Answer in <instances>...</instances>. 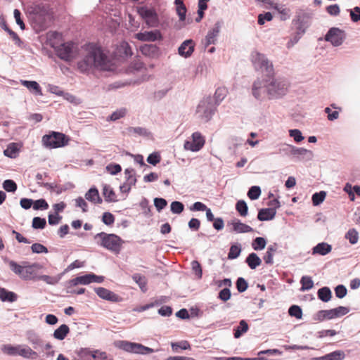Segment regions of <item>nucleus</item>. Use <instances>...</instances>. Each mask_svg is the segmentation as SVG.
<instances>
[{
    "mask_svg": "<svg viewBox=\"0 0 360 360\" xmlns=\"http://www.w3.org/2000/svg\"><path fill=\"white\" fill-rule=\"evenodd\" d=\"M300 283L302 285L301 290L305 291L311 289L314 286V282L310 276H304L301 278Z\"/></svg>",
    "mask_w": 360,
    "mask_h": 360,
    "instance_id": "09e8293b",
    "label": "nucleus"
},
{
    "mask_svg": "<svg viewBox=\"0 0 360 360\" xmlns=\"http://www.w3.org/2000/svg\"><path fill=\"white\" fill-rule=\"evenodd\" d=\"M171 348L174 352L181 350L191 349V344L188 340H180L171 342Z\"/></svg>",
    "mask_w": 360,
    "mask_h": 360,
    "instance_id": "4c0bfd02",
    "label": "nucleus"
},
{
    "mask_svg": "<svg viewBox=\"0 0 360 360\" xmlns=\"http://www.w3.org/2000/svg\"><path fill=\"white\" fill-rule=\"evenodd\" d=\"M236 210L241 217H245L248 213V205L243 200H240L236 202Z\"/></svg>",
    "mask_w": 360,
    "mask_h": 360,
    "instance_id": "de8ad7c7",
    "label": "nucleus"
},
{
    "mask_svg": "<svg viewBox=\"0 0 360 360\" xmlns=\"http://www.w3.org/2000/svg\"><path fill=\"white\" fill-rule=\"evenodd\" d=\"M136 38L142 41H155L162 38L159 30L146 31L139 32L136 34Z\"/></svg>",
    "mask_w": 360,
    "mask_h": 360,
    "instance_id": "6ab92c4d",
    "label": "nucleus"
},
{
    "mask_svg": "<svg viewBox=\"0 0 360 360\" xmlns=\"http://www.w3.org/2000/svg\"><path fill=\"white\" fill-rule=\"evenodd\" d=\"M127 112V110L125 108L117 109L110 115L109 120L111 121H116L124 117L126 115Z\"/></svg>",
    "mask_w": 360,
    "mask_h": 360,
    "instance_id": "0e129e2a",
    "label": "nucleus"
},
{
    "mask_svg": "<svg viewBox=\"0 0 360 360\" xmlns=\"http://www.w3.org/2000/svg\"><path fill=\"white\" fill-rule=\"evenodd\" d=\"M3 188L11 193H14L18 188L17 184L12 179H6L2 184Z\"/></svg>",
    "mask_w": 360,
    "mask_h": 360,
    "instance_id": "5fc2aeb1",
    "label": "nucleus"
},
{
    "mask_svg": "<svg viewBox=\"0 0 360 360\" xmlns=\"http://www.w3.org/2000/svg\"><path fill=\"white\" fill-rule=\"evenodd\" d=\"M132 278L139 285L142 291L145 292L146 290L145 277L139 274H135L133 275Z\"/></svg>",
    "mask_w": 360,
    "mask_h": 360,
    "instance_id": "338daca9",
    "label": "nucleus"
},
{
    "mask_svg": "<svg viewBox=\"0 0 360 360\" xmlns=\"http://www.w3.org/2000/svg\"><path fill=\"white\" fill-rule=\"evenodd\" d=\"M266 243L265 238L257 237L253 240L252 247L256 251L262 250L265 248Z\"/></svg>",
    "mask_w": 360,
    "mask_h": 360,
    "instance_id": "c03bdc74",
    "label": "nucleus"
},
{
    "mask_svg": "<svg viewBox=\"0 0 360 360\" xmlns=\"http://www.w3.org/2000/svg\"><path fill=\"white\" fill-rule=\"evenodd\" d=\"M261 188L258 186H251L248 191V196L252 200L258 199L261 195Z\"/></svg>",
    "mask_w": 360,
    "mask_h": 360,
    "instance_id": "3c124183",
    "label": "nucleus"
},
{
    "mask_svg": "<svg viewBox=\"0 0 360 360\" xmlns=\"http://www.w3.org/2000/svg\"><path fill=\"white\" fill-rule=\"evenodd\" d=\"M170 210L173 214H179L184 210V205L180 201H173L170 205Z\"/></svg>",
    "mask_w": 360,
    "mask_h": 360,
    "instance_id": "052dcab7",
    "label": "nucleus"
},
{
    "mask_svg": "<svg viewBox=\"0 0 360 360\" xmlns=\"http://www.w3.org/2000/svg\"><path fill=\"white\" fill-rule=\"evenodd\" d=\"M226 91L224 88H218L215 93L214 97V103L216 104L217 106H218L220 103L224 99L226 96Z\"/></svg>",
    "mask_w": 360,
    "mask_h": 360,
    "instance_id": "8fccbe9b",
    "label": "nucleus"
},
{
    "mask_svg": "<svg viewBox=\"0 0 360 360\" xmlns=\"http://www.w3.org/2000/svg\"><path fill=\"white\" fill-rule=\"evenodd\" d=\"M228 225L232 226L231 231L236 233H245L253 231V229L251 226L241 222L240 220L238 219L232 220Z\"/></svg>",
    "mask_w": 360,
    "mask_h": 360,
    "instance_id": "aec40b11",
    "label": "nucleus"
},
{
    "mask_svg": "<svg viewBox=\"0 0 360 360\" xmlns=\"http://www.w3.org/2000/svg\"><path fill=\"white\" fill-rule=\"evenodd\" d=\"M205 142V139L202 134L195 131L192 134V141H186L184 147L187 150L197 152L203 147Z\"/></svg>",
    "mask_w": 360,
    "mask_h": 360,
    "instance_id": "f8f14e48",
    "label": "nucleus"
},
{
    "mask_svg": "<svg viewBox=\"0 0 360 360\" xmlns=\"http://www.w3.org/2000/svg\"><path fill=\"white\" fill-rule=\"evenodd\" d=\"M19 345L4 344L1 346V352L10 356H18Z\"/></svg>",
    "mask_w": 360,
    "mask_h": 360,
    "instance_id": "473e14b6",
    "label": "nucleus"
},
{
    "mask_svg": "<svg viewBox=\"0 0 360 360\" xmlns=\"http://www.w3.org/2000/svg\"><path fill=\"white\" fill-rule=\"evenodd\" d=\"M326 197V192L321 191L314 193L311 196L312 203L314 206H318L321 204Z\"/></svg>",
    "mask_w": 360,
    "mask_h": 360,
    "instance_id": "49530a36",
    "label": "nucleus"
},
{
    "mask_svg": "<svg viewBox=\"0 0 360 360\" xmlns=\"http://www.w3.org/2000/svg\"><path fill=\"white\" fill-rule=\"evenodd\" d=\"M0 300L3 302H13L17 300V295L4 288H0Z\"/></svg>",
    "mask_w": 360,
    "mask_h": 360,
    "instance_id": "ea45409f",
    "label": "nucleus"
},
{
    "mask_svg": "<svg viewBox=\"0 0 360 360\" xmlns=\"http://www.w3.org/2000/svg\"><path fill=\"white\" fill-rule=\"evenodd\" d=\"M141 52L148 57L154 58L158 55L159 48L155 44H144L140 47Z\"/></svg>",
    "mask_w": 360,
    "mask_h": 360,
    "instance_id": "c756f323",
    "label": "nucleus"
},
{
    "mask_svg": "<svg viewBox=\"0 0 360 360\" xmlns=\"http://www.w3.org/2000/svg\"><path fill=\"white\" fill-rule=\"evenodd\" d=\"M139 205L143 210V214L145 217H150L152 216L151 206L148 205V200L146 198H143L140 202Z\"/></svg>",
    "mask_w": 360,
    "mask_h": 360,
    "instance_id": "13d9d810",
    "label": "nucleus"
},
{
    "mask_svg": "<svg viewBox=\"0 0 360 360\" xmlns=\"http://www.w3.org/2000/svg\"><path fill=\"white\" fill-rule=\"evenodd\" d=\"M124 182L120 185V190L123 193H129L132 186L137 182L136 172L131 167L124 169Z\"/></svg>",
    "mask_w": 360,
    "mask_h": 360,
    "instance_id": "9b49d317",
    "label": "nucleus"
},
{
    "mask_svg": "<svg viewBox=\"0 0 360 360\" xmlns=\"http://www.w3.org/2000/svg\"><path fill=\"white\" fill-rule=\"evenodd\" d=\"M70 332V328L67 324L63 323L55 329L53 337L58 340H63Z\"/></svg>",
    "mask_w": 360,
    "mask_h": 360,
    "instance_id": "2f4dec72",
    "label": "nucleus"
},
{
    "mask_svg": "<svg viewBox=\"0 0 360 360\" xmlns=\"http://www.w3.org/2000/svg\"><path fill=\"white\" fill-rule=\"evenodd\" d=\"M251 60L256 70H261L269 77L274 75L273 64L264 54L253 51L251 53Z\"/></svg>",
    "mask_w": 360,
    "mask_h": 360,
    "instance_id": "423d86ee",
    "label": "nucleus"
},
{
    "mask_svg": "<svg viewBox=\"0 0 360 360\" xmlns=\"http://www.w3.org/2000/svg\"><path fill=\"white\" fill-rule=\"evenodd\" d=\"M91 273L77 276L69 281L70 286H76L79 284L88 285L91 283Z\"/></svg>",
    "mask_w": 360,
    "mask_h": 360,
    "instance_id": "e433bc0d",
    "label": "nucleus"
},
{
    "mask_svg": "<svg viewBox=\"0 0 360 360\" xmlns=\"http://www.w3.org/2000/svg\"><path fill=\"white\" fill-rule=\"evenodd\" d=\"M245 262L251 269H255L262 264V259L255 252H251L245 259Z\"/></svg>",
    "mask_w": 360,
    "mask_h": 360,
    "instance_id": "f704fd0d",
    "label": "nucleus"
},
{
    "mask_svg": "<svg viewBox=\"0 0 360 360\" xmlns=\"http://www.w3.org/2000/svg\"><path fill=\"white\" fill-rule=\"evenodd\" d=\"M295 23L297 25V32L296 33H300V34L302 35L305 33L307 28L308 27V25L307 22L304 21V19H301L299 18L296 21Z\"/></svg>",
    "mask_w": 360,
    "mask_h": 360,
    "instance_id": "774afa93",
    "label": "nucleus"
},
{
    "mask_svg": "<svg viewBox=\"0 0 360 360\" xmlns=\"http://www.w3.org/2000/svg\"><path fill=\"white\" fill-rule=\"evenodd\" d=\"M252 95L255 99L259 101H264L269 98V80L261 79L259 78L254 81L252 89Z\"/></svg>",
    "mask_w": 360,
    "mask_h": 360,
    "instance_id": "1a4fd4ad",
    "label": "nucleus"
},
{
    "mask_svg": "<svg viewBox=\"0 0 360 360\" xmlns=\"http://www.w3.org/2000/svg\"><path fill=\"white\" fill-rule=\"evenodd\" d=\"M276 214V211L274 209L262 208L258 212L257 219L261 221H269L275 217Z\"/></svg>",
    "mask_w": 360,
    "mask_h": 360,
    "instance_id": "bb28decb",
    "label": "nucleus"
},
{
    "mask_svg": "<svg viewBox=\"0 0 360 360\" xmlns=\"http://www.w3.org/2000/svg\"><path fill=\"white\" fill-rule=\"evenodd\" d=\"M94 290L97 295L103 300H105L113 302H119L120 300V297L117 295L105 288H95Z\"/></svg>",
    "mask_w": 360,
    "mask_h": 360,
    "instance_id": "dca6fc26",
    "label": "nucleus"
},
{
    "mask_svg": "<svg viewBox=\"0 0 360 360\" xmlns=\"http://www.w3.org/2000/svg\"><path fill=\"white\" fill-rule=\"evenodd\" d=\"M295 146L290 144H282L278 149V153L287 156H292Z\"/></svg>",
    "mask_w": 360,
    "mask_h": 360,
    "instance_id": "e2e57ef3",
    "label": "nucleus"
},
{
    "mask_svg": "<svg viewBox=\"0 0 360 360\" xmlns=\"http://www.w3.org/2000/svg\"><path fill=\"white\" fill-rule=\"evenodd\" d=\"M345 358V352L341 349H336L321 356L311 357L309 360H343Z\"/></svg>",
    "mask_w": 360,
    "mask_h": 360,
    "instance_id": "412c9836",
    "label": "nucleus"
},
{
    "mask_svg": "<svg viewBox=\"0 0 360 360\" xmlns=\"http://www.w3.org/2000/svg\"><path fill=\"white\" fill-rule=\"evenodd\" d=\"M94 240L98 245L112 252H119L123 240L114 233L101 232L94 236Z\"/></svg>",
    "mask_w": 360,
    "mask_h": 360,
    "instance_id": "f03ea898",
    "label": "nucleus"
},
{
    "mask_svg": "<svg viewBox=\"0 0 360 360\" xmlns=\"http://www.w3.org/2000/svg\"><path fill=\"white\" fill-rule=\"evenodd\" d=\"M283 351L278 348L266 349L260 350L257 352L258 356L268 355V356H281Z\"/></svg>",
    "mask_w": 360,
    "mask_h": 360,
    "instance_id": "6e6d98bb",
    "label": "nucleus"
},
{
    "mask_svg": "<svg viewBox=\"0 0 360 360\" xmlns=\"http://www.w3.org/2000/svg\"><path fill=\"white\" fill-rule=\"evenodd\" d=\"M85 198L94 204H101L103 202L102 198L99 195L98 190L95 186L91 187L86 193Z\"/></svg>",
    "mask_w": 360,
    "mask_h": 360,
    "instance_id": "7c9ffc66",
    "label": "nucleus"
},
{
    "mask_svg": "<svg viewBox=\"0 0 360 360\" xmlns=\"http://www.w3.org/2000/svg\"><path fill=\"white\" fill-rule=\"evenodd\" d=\"M332 250V246L327 243L321 242L312 248V255H326Z\"/></svg>",
    "mask_w": 360,
    "mask_h": 360,
    "instance_id": "cd10ccee",
    "label": "nucleus"
},
{
    "mask_svg": "<svg viewBox=\"0 0 360 360\" xmlns=\"http://www.w3.org/2000/svg\"><path fill=\"white\" fill-rule=\"evenodd\" d=\"M20 152V147L17 143H11L4 150V155L11 159L17 158Z\"/></svg>",
    "mask_w": 360,
    "mask_h": 360,
    "instance_id": "72a5a7b5",
    "label": "nucleus"
},
{
    "mask_svg": "<svg viewBox=\"0 0 360 360\" xmlns=\"http://www.w3.org/2000/svg\"><path fill=\"white\" fill-rule=\"evenodd\" d=\"M241 250L242 248L240 244L232 245L228 253V259H235L238 258L240 255Z\"/></svg>",
    "mask_w": 360,
    "mask_h": 360,
    "instance_id": "a18cd8bd",
    "label": "nucleus"
},
{
    "mask_svg": "<svg viewBox=\"0 0 360 360\" xmlns=\"http://www.w3.org/2000/svg\"><path fill=\"white\" fill-rule=\"evenodd\" d=\"M86 50V53L84 58L77 63L80 72H87L92 68L106 71L111 70V62L100 46L94 44H89Z\"/></svg>",
    "mask_w": 360,
    "mask_h": 360,
    "instance_id": "f257e3e1",
    "label": "nucleus"
},
{
    "mask_svg": "<svg viewBox=\"0 0 360 360\" xmlns=\"http://www.w3.org/2000/svg\"><path fill=\"white\" fill-rule=\"evenodd\" d=\"M288 86V83L285 79L277 78L269 80V99H277L285 95Z\"/></svg>",
    "mask_w": 360,
    "mask_h": 360,
    "instance_id": "0eeeda50",
    "label": "nucleus"
},
{
    "mask_svg": "<svg viewBox=\"0 0 360 360\" xmlns=\"http://www.w3.org/2000/svg\"><path fill=\"white\" fill-rule=\"evenodd\" d=\"M345 38L346 34L344 30L338 27H331L325 35L324 39L330 42L334 46H339L342 44Z\"/></svg>",
    "mask_w": 360,
    "mask_h": 360,
    "instance_id": "9d476101",
    "label": "nucleus"
},
{
    "mask_svg": "<svg viewBox=\"0 0 360 360\" xmlns=\"http://www.w3.org/2000/svg\"><path fill=\"white\" fill-rule=\"evenodd\" d=\"M314 157L313 152L304 148H299L295 146L292 158L294 161H309L311 160Z\"/></svg>",
    "mask_w": 360,
    "mask_h": 360,
    "instance_id": "2eb2a0df",
    "label": "nucleus"
},
{
    "mask_svg": "<svg viewBox=\"0 0 360 360\" xmlns=\"http://www.w3.org/2000/svg\"><path fill=\"white\" fill-rule=\"evenodd\" d=\"M195 50V44L192 39H186L181 43L178 49V53L185 58L190 57Z\"/></svg>",
    "mask_w": 360,
    "mask_h": 360,
    "instance_id": "f3484780",
    "label": "nucleus"
},
{
    "mask_svg": "<svg viewBox=\"0 0 360 360\" xmlns=\"http://www.w3.org/2000/svg\"><path fill=\"white\" fill-rule=\"evenodd\" d=\"M18 353V356L26 359L34 360L38 357L37 352L27 345H19Z\"/></svg>",
    "mask_w": 360,
    "mask_h": 360,
    "instance_id": "393cba45",
    "label": "nucleus"
},
{
    "mask_svg": "<svg viewBox=\"0 0 360 360\" xmlns=\"http://www.w3.org/2000/svg\"><path fill=\"white\" fill-rule=\"evenodd\" d=\"M8 263L11 271L24 280L31 279L36 274V270L41 268V266L37 263L28 266H21L13 260H8Z\"/></svg>",
    "mask_w": 360,
    "mask_h": 360,
    "instance_id": "20e7f679",
    "label": "nucleus"
},
{
    "mask_svg": "<svg viewBox=\"0 0 360 360\" xmlns=\"http://www.w3.org/2000/svg\"><path fill=\"white\" fill-rule=\"evenodd\" d=\"M49 25L47 15L36 13L33 18V27L37 32H40L46 29Z\"/></svg>",
    "mask_w": 360,
    "mask_h": 360,
    "instance_id": "4be33fe9",
    "label": "nucleus"
},
{
    "mask_svg": "<svg viewBox=\"0 0 360 360\" xmlns=\"http://www.w3.org/2000/svg\"><path fill=\"white\" fill-rule=\"evenodd\" d=\"M72 48V42L63 43L56 49L57 56L65 61H70L73 58Z\"/></svg>",
    "mask_w": 360,
    "mask_h": 360,
    "instance_id": "4468645a",
    "label": "nucleus"
},
{
    "mask_svg": "<svg viewBox=\"0 0 360 360\" xmlns=\"http://www.w3.org/2000/svg\"><path fill=\"white\" fill-rule=\"evenodd\" d=\"M135 344V342H131L125 340H118L113 342V345L116 348L131 354L134 353Z\"/></svg>",
    "mask_w": 360,
    "mask_h": 360,
    "instance_id": "b1692460",
    "label": "nucleus"
},
{
    "mask_svg": "<svg viewBox=\"0 0 360 360\" xmlns=\"http://www.w3.org/2000/svg\"><path fill=\"white\" fill-rule=\"evenodd\" d=\"M345 238L351 244L354 245L358 242L359 233L354 229H351L345 234Z\"/></svg>",
    "mask_w": 360,
    "mask_h": 360,
    "instance_id": "680f3d73",
    "label": "nucleus"
},
{
    "mask_svg": "<svg viewBox=\"0 0 360 360\" xmlns=\"http://www.w3.org/2000/svg\"><path fill=\"white\" fill-rule=\"evenodd\" d=\"M217 106L214 103V98L207 96L202 99L196 108V113L204 122L210 121L217 110Z\"/></svg>",
    "mask_w": 360,
    "mask_h": 360,
    "instance_id": "7ed1b4c3",
    "label": "nucleus"
},
{
    "mask_svg": "<svg viewBox=\"0 0 360 360\" xmlns=\"http://www.w3.org/2000/svg\"><path fill=\"white\" fill-rule=\"evenodd\" d=\"M32 207L33 209L35 210H45L49 208V204L47 203L46 200L41 198L34 200V204Z\"/></svg>",
    "mask_w": 360,
    "mask_h": 360,
    "instance_id": "69168bd1",
    "label": "nucleus"
},
{
    "mask_svg": "<svg viewBox=\"0 0 360 360\" xmlns=\"http://www.w3.org/2000/svg\"><path fill=\"white\" fill-rule=\"evenodd\" d=\"M75 352L82 360H113L107 352L98 349L81 347Z\"/></svg>",
    "mask_w": 360,
    "mask_h": 360,
    "instance_id": "39448f33",
    "label": "nucleus"
},
{
    "mask_svg": "<svg viewBox=\"0 0 360 360\" xmlns=\"http://www.w3.org/2000/svg\"><path fill=\"white\" fill-rule=\"evenodd\" d=\"M350 311L349 307L340 306L330 310H321L317 315H346Z\"/></svg>",
    "mask_w": 360,
    "mask_h": 360,
    "instance_id": "c85d7f7f",
    "label": "nucleus"
},
{
    "mask_svg": "<svg viewBox=\"0 0 360 360\" xmlns=\"http://www.w3.org/2000/svg\"><path fill=\"white\" fill-rule=\"evenodd\" d=\"M127 131L130 134H138V135L142 136H148L149 134V132L148 131V130L146 128L141 127H130L127 128Z\"/></svg>",
    "mask_w": 360,
    "mask_h": 360,
    "instance_id": "bf43d9fd",
    "label": "nucleus"
},
{
    "mask_svg": "<svg viewBox=\"0 0 360 360\" xmlns=\"http://www.w3.org/2000/svg\"><path fill=\"white\" fill-rule=\"evenodd\" d=\"M161 304H162V301L156 300V301L149 303V304H144V305H142L140 307H136L134 308L133 311L134 312L141 313L150 308H153L154 307H159Z\"/></svg>",
    "mask_w": 360,
    "mask_h": 360,
    "instance_id": "4d7b16f0",
    "label": "nucleus"
},
{
    "mask_svg": "<svg viewBox=\"0 0 360 360\" xmlns=\"http://www.w3.org/2000/svg\"><path fill=\"white\" fill-rule=\"evenodd\" d=\"M155 352V349L145 346L142 345L141 343L136 342L135 344V349H134V353L137 354H142V355H148L152 353Z\"/></svg>",
    "mask_w": 360,
    "mask_h": 360,
    "instance_id": "37998d69",
    "label": "nucleus"
},
{
    "mask_svg": "<svg viewBox=\"0 0 360 360\" xmlns=\"http://www.w3.org/2000/svg\"><path fill=\"white\" fill-rule=\"evenodd\" d=\"M69 139L60 132L52 131L49 134H46L42 137L43 144L49 148H57L66 146Z\"/></svg>",
    "mask_w": 360,
    "mask_h": 360,
    "instance_id": "6e6552de",
    "label": "nucleus"
},
{
    "mask_svg": "<svg viewBox=\"0 0 360 360\" xmlns=\"http://www.w3.org/2000/svg\"><path fill=\"white\" fill-rule=\"evenodd\" d=\"M21 84L27 88L30 91L34 92L37 95L41 96L42 91L39 84L35 81L21 80Z\"/></svg>",
    "mask_w": 360,
    "mask_h": 360,
    "instance_id": "c9c22d12",
    "label": "nucleus"
},
{
    "mask_svg": "<svg viewBox=\"0 0 360 360\" xmlns=\"http://www.w3.org/2000/svg\"><path fill=\"white\" fill-rule=\"evenodd\" d=\"M103 195H104L105 200L108 202H116L117 196L113 189L108 184L103 185Z\"/></svg>",
    "mask_w": 360,
    "mask_h": 360,
    "instance_id": "58836bf2",
    "label": "nucleus"
},
{
    "mask_svg": "<svg viewBox=\"0 0 360 360\" xmlns=\"http://www.w3.org/2000/svg\"><path fill=\"white\" fill-rule=\"evenodd\" d=\"M219 33V25L218 23H216L214 27L208 31L205 39V46H208L210 44H215L217 41V37Z\"/></svg>",
    "mask_w": 360,
    "mask_h": 360,
    "instance_id": "a878e982",
    "label": "nucleus"
},
{
    "mask_svg": "<svg viewBox=\"0 0 360 360\" xmlns=\"http://www.w3.org/2000/svg\"><path fill=\"white\" fill-rule=\"evenodd\" d=\"M318 298L323 302H328L332 297V292L328 287H323L318 290Z\"/></svg>",
    "mask_w": 360,
    "mask_h": 360,
    "instance_id": "a19ab883",
    "label": "nucleus"
},
{
    "mask_svg": "<svg viewBox=\"0 0 360 360\" xmlns=\"http://www.w3.org/2000/svg\"><path fill=\"white\" fill-rule=\"evenodd\" d=\"M46 226V220L45 218L34 217L32 219V227L34 229H43Z\"/></svg>",
    "mask_w": 360,
    "mask_h": 360,
    "instance_id": "603ef678",
    "label": "nucleus"
},
{
    "mask_svg": "<svg viewBox=\"0 0 360 360\" xmlns=\"http://www.w3.org/2000/svg\"><path fill=\"white\" fill-rule=\"evenodd\" d=\"M1 27L11 36L16 44L20 46L22 44L21 39L15 32L8 27L6 22L2 23Z\"/></svg>",
    "mask_w": 360,
    "mask_h": 360,
    "instance_id": "864d4df0",
    "label": "nucleus"
},
{
    "mask_svg": "<svg viewBox=\"0 0 360 360\" xmlns=\"http://www.w3.org/2000/svg\"><path fill=\"white\" fill-rule=\"evenodd\" d=\"M249 328L250 326L248 321L245 319H241L238 324L233 328V338L236 339L241 338L248 331Z\"/></svg>",
    "mask_w": 360,
    "mask_h": 360,
    "instance_id": "5701e85b",
    "label": "nucleus"
},
{
    "mask_svg": "<svg viewBox=\"0 0 360 360\" xmlns=\"http://www.w3.org/2000/svg\"><path fill=\"white\" fill-rule=\"evenodd\" d=\"M25 336L28 342L32 345L34 349H41L43 351L44 341L34 330H29L26 332Z\"/></svg>",
    "mask_w": 360,
    "mask_h": 360,
    "instance_id": "a211bd4d",
    "label": "nucleus"
},
{
    "mask_svg": "<svg viewBox=\"0 0 360 360\" xmlns=\"http://www.w3.org/2000/svg\"><path fill=\"white\" fill-rule=\"evenodd\" d=\"M138 13L148 25L155 26L157 24L158 18L156 12L153 9L148 8L147 7H141L139 8Z\"/></svg>",
    "mask_w": 360,
    "mask_h": 360,
    "instance_id": "ddd939ff",
    "label": "nucleus"
},
{
    "mask_svg": "<svg viewBox=\"0 0 360 360\" xmlns=\"http://www.w3.org/2000/svg\"><path fill=\"white\" fill-rule=\"evenodd\" d=\"M277 250L276 244L271 245L267 248V251L266 252L263 259L264 260L266 264H272L274 263V255Z\"/></svg>",
    "mask_w": 360,
    "mask_h": 360,
    "instance_id": "79ce46f5",
    "label": "nucleus"
}]
</instances>
